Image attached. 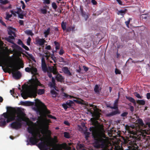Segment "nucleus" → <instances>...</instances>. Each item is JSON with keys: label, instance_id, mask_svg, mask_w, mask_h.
Listing matches in <instances>:
<instances>
[{"label": "nucleus", "instance_id": "f257e3e1", "mask_svg": "<svg viewBox=\"0 0 150 150\" xmlns=\"http://www.w3.org/2000/svg\"><path fill=\"white\" fill-rule=\"evenodd\" d=\"M39 120L34 123L30 121L25 116V114L21 110L14 108H11L7 112H4L0 116V126L4 127L6 123L15 120L16 121L10 124L9 127L12 129H18L21 128V122L24 121L26 122L28 126V132L36 131L39 133L42 130V128L48 126L49 123L50 121L42 117H38Z\"/></svg>", "mask_w": 150, "mask_h": 150}, {"label": "nucleus", "instance_id": "f03ea898", "mask_svg": "<svg viewBox=\"0 0 150 150\" xmlns=\"http://www.w3.org/2000/svg\"><path fill=\"white\" fill-rule=\"evenodd\" d=\"M13 48L12 51H11V53L13 52V54L12 57H13V61L14 64L12 62H9L6 64L7 68L6 69H3V70L5 72H6L7 70H8L10 71H11L13 76L16 79L19 78L21 74L20 72L17 71L18 69H19L20 68L23 67V63L21 59L19 57L21 55V54L18 51H20L21 48L19 46L15 44H13L12 46Z\"/></svg>", "mask_w": 150, "mask_h": 150}, {"label": "nucleus", "instance_id": "7ed1b4c3", "mask_svg": "<svg viewBox=\"0 0 150 150\" xmlns=\"http://www.w3.org/2000/svg\"><path fill=\"white\" fill-rule=\"evenodd\" d=\"M42 86V85L37 79H32L30 81L27 89L21 93L22 97L24 99H26L28 97L35 98L37 96V93L40 95L44 94L45 91L44 89L37 90L38 86Z\"/></svg>", "mask_w": 150, "mask_h": 150}, {"label": "nucleus", "instance_id": "20e7f679", "mask_svg": "<svg viewBox=\"0 0 150 150\" xmlns=\"http://www.w3.org/2000/svg\"><path fill=\"white\" fill-rule=\"evenodd\" d=\"M91 107L90 112L93 117H94L91 119L90 120L92 124L95 126L96 128H98L100 126V124L97 121L100 117V113L99 112V110L94 105H90Z\"/></svg>", "mask_w": 150, "mask_h": 150}, {"label": "nucleus", "instance_id": "39448f33", "mask_svg": "<svg viewBox=\"0 0 150 150\" xmlns=\"http://www.w3.org/2000/svg\"><path fill=\"white\" fill-rule=\"evenodd\" d=\"M36 105L39 107L38 111L40 115L41 116H45L46 114L50 113V112L48 110L45 105L40 100L38 99L35 100Z\"/></svg>", "mask_w": 150, "mask_h": 150}, {"label": "nucleus", "instance_id": "423d86ee", "mask_svg": "<svg viewBox=\"0 0 150 150\" xmlns=\"http://www.w3.org/2000/svg\"><path fill=\"white\" fill-rule=\"evenodd\" d=\"M108 143L106 139L100 138L97 140L96 146L97 148H106L108 147Z\"/></svg>", "mask_w": 150, "mask_h": 150}, {"label": "nucleus", "instance_id": "0eeeda50", "mask_svg": "<svg viewBox=\"0 0 150 150\" xmlns=\"http://www.w3.org/2000/svg\"><path fill=\"white\" fill-rule=\"evenodd\" d=\"M8 29V33L11 36H9L7 39V40L10 42L12 43V41L11 39H13L14 37H16V34L15 32V29L11 27H9Z\"/></svg>", "mask_w": 150, "mask_h": 150}, {"label": "nucleus", "instance_id": "6e6552de", "mask_svg": "<svg viewBox=\"0 0 150 150\" xmlns=\"http://www.w3.org/2000/svg\"><path fill=\"white\" fill-rule=\"evenodd\" d=\"M118 102V100H116L114 102V106L113 107L110 106V105L107 106V107H110L112 109H113L116 110L115 111L112 112L110 113L109 115H113L119 113L117 107Z\"/></svg>", "mask_w": 150, "mask_h": 150}, {"label": "nucleus", "instance_id": "1a4fd4ad", "mask_svg": "<svg viewBox=\"0 0 150 150\" xmlns=\"http://www.w3.org/2000/svg\"><path fill=\"white\" fill-rule=\"evenodd\" d=\"M30 67H26L25 69V71L28 72H30L31 74L33 75H35L37 74V70L35 67L33 66H30Z\"/></svg>", "mask_w": 150, "mask_h": 150}, {"label": "nucleus", "instance_id": "9d476101", "mask_svg": "<svg viewBox=\"0 0 150 150\" xmlns=\"http://www.w3.org/2000/svg\"><path fill=\"white\" fill-rule=\"evenodd\" d=\"M74 102H75L79 104H82L84 103V101L81 99H79V100H74L73 101L69 100L67 102V104L70 107L74 104Z\"/></svg>", "mask_w": 150, "mask_h": 150}, {"label": "nucleus", "instance_id": "9b49d317", "mask_svg": "<svg viewBox=\"0 0 150 150\" xmlns=\"http://www.w3.org/2000/svg\"><path fill=\"white\" fill-rule=\"evenodd\" d=\"M45 42H46L45 40L43 38L40 39L38 38H37L35 40V43L38 45L43 46Z\"/></svg>", "mask_w": 150, "mask_h": 150}, {"label": "nucleus", "instance_id": "f8f14e48", "mask_svg": "<svg viewBox=\"0 0 150 150\" xmlns=\"http://www.w3.org/2000/svg\"><path fill=\"white\" fill-rule=\"evenodd\" d=\"M11 12L14 16H16L17 14L23 13V11H22L21 9L20 8H18V10L17 11L13 10H11Z\"/></svg>", "mask_w": 150, "mask_h": 150}, {"label": "nucleus", "instance_id": "ddd939ff", "mask_svg": "<svg viewBox=\"0 0 150 150\" xmlns=\"http://www.w3.org/2000/svg\"><path fill=\"white\" fill-rule=\"evenodd\" d=\"M49 86L51 88H53L57 91H58V90H57L55 88V81L54 79V77H52V82L49 83Z\"/></svg>", "mask_w": 150, "mask_h": 150}, {"label": "nucleus", "instance_id": "4468645a", "mask_svg": "<svg viewBox=\"0 0 150 150\" xmlns=\"http://www.w3.org/2000/svg\"><path fill=\"white\" fill-rule=\"evenodd\" d=\"M49 70L52 72L54 74H56L57 72L56 67L52 66L49 67Z\"/></svg>", "mask_w": 150, "mask_h": 150}, {"label": "nucleus", "instance_id": "2eb2a0df", "mask_svg": "<svg viewBox=\"0 0 150 150\" xmlns=\"http://www.w3.org/2000/svg\"><path fill=\"white\" fill-rule=\"evenodd\" d=\"M56 79L58 81L61 82H62L64 80L63 76L59 74L56 75Z\"/></svg>", "mask_w": 150, "mask_h": 150}, {"label": "nucleus", "instance_id": "dca6fc26", "mask_svg": "<svg viewBox=\"0 0 150 150\" xmlns=\"http://www.w3.org/2000/svg\"><path fill=\"white\" fill-rule=\"evenodd\" d=\"M101 88L100 85H96L94 87V91L96 93H98L99 91L101 90Z\"/></svg>", "mask_w": 150, "mask_h": 150}, {"label": "nucleus", "instance_id": "f3484780", "mask_svg": "<svg viewBox=\"0 0 150 150\" xmlns=\"http://www.w3.org/2000/svg\"><path fill=\"white\" fill-rule=\"evenodd\" d=\"M62 70L66 74L69 75H71V74L67 67H64L62 69Z\"/></svg>", "mask_w": 150, "mask_h": 150}, {"label": "nucleus", "instance_id": "a211bd4d", "mask_svg": "<svg viewBox=\"0 0 150 150\" xmlns=\"http://www.w3.org/2000/svg\"><path fill=\"white\" fill-rule=\"evenodd\" d=\"M137 103L139 105H144L145 103V101L144 100H138L137 101Z\"/></svg>", "mask_w": 150, "mask_h": 150}, {"label": "nucleus", "instance_id": "6ab92c4d", "mask_svg": "<svg viewBox=\"0 0 150 150\" xmlns=\"http://www.w3.org/2000/svg\"><path fill=\"white\" fill-rule=\"evenodd\" d=\"M126 98L127 99L129 100L130 102L133 103L134 105L136 104V103L135 101L134 98L128 96H126Z\"/></svg>", "mask_w": 150, "mask_h": 150}, {"label": "nucleus", "instance_id": "aec40b11", "mask_svg": "<svg viewBox=\"0 0 150 150\" xmlns=\"http://www.w3.org/2000/svg\"><path fill=\"white\" fill-rule=\"evenodd\" d=\"M42 71L44 72H46L47 71V68L46 64H42Z\"/></svg>", "mask_w": 150, "mask_h": 150}, {"label": "nucleus", "instance_id": "412c9836", "mask_svg": "<svg viewBox=\"0 0 150 150\" xmlns=\"http://www.w3.org/2000/svg\"><path fill=\"white\" fill-rule=\"evenodd\" d=\"M50 29L49 28L47 29L44 32V34H45V36L46 38L47 35H49L50 32Z\"/></svg>", "mask_w": 150, "mask_h": 150}, {"label": "nucleus", "instance_id": "4be33fe9", "mask_svg": "<svg viewBox=\"0 0 150 150\" xmlns=\"http://www.w3.org/2000/svg\"><path fill=\"white\" fill-rule=\"evenodd\" d=\"M64 136L65 137L67 138H69L71 137V135L70 134L67 132H64Z\"/></svg>", "mask_w": 150, "mask_h": 150}, {"label": "nucleus", "instance_id": "5701e85b", "mask_svg": "<svg viewBox=\"0 0 150 150\" xmlns=\"http://www.w3.org/2000/svg\"><path fill=\"white\" fill-rule=\"evenodd\" d=\"M136 122L137 123L139 124L140 125L143 126L144 125L143 121L141 119H138V120L136 121Z\"/></svg>", "mask_w": 150, "mask_h": 150}, {"label": "nucleus", "instance_id": "b1692460", "mask_svg": "<svg viewBox=\"0 0 150 150\" xmlns=\"http://www.w3.org/2000/svg\"><path fill=\"white\" fill-rule=\"evenodd\" d=\"M25 33L28 35L32 36L33 35V33L31 30H26L25 31Z\"/></svg>", "mask_w": 150, "mask_h": 150}, {"label": "nucleus", "instance_id": "393cba45", "mask_svg": "<svg viewBox=\"0 0 150 150\" xmlns=\"http://www.w3.org/2000/svg\"><path fill=\"white\" fill-rule=\"evenodd\" d=\"M62 95L64 97L68 98H70L71 97V96L69 95L64 93H62Z\"/></svg>", "mask_w": 150, "mask_h": 150}, {"label": "nucleus", "instance_id": "a878e982", "mask_svg": "<svg viewBox=\"0 0 150 150\" xmlns=\"http://www.w3.org/2000/svg\"><path fill=\"white\" fill-rule=\"evenodd\" d=\"M146 124L150 128V123L147 122L146 123ZM144 132L146 134H150V129L149 131L148 130L147 131L145 130Z\"/></svg>", "mask_w": 150, "mask_h": 150}, {"label": "nucleus", "instance_id": "bb28decb", "mask_svg": "<svg viewBox=\"0 0 150 150\" xmlns=\"http://www.w3.org/2000/svg\"><path fill=\"white\" fill-rule=\"evenodd\" d=\"M62 29L64 30H65L66 28V23H64V22H62Z\"/></svg>", "mask_w": 150, "mask_h": 150}, {"label": "nucleus", "instance_id": "cd10ccee", "mask_svg": "<svg viewBox=\"0 0 150 150\" xmlns=\"http://www.w3.org/2000/svg\"><path fill=\"white\" fill-rule=\"evenodd\" d=\"M8 3V0H0V3L2 4H5Z\"/></svg>", "mask_w": 150, "mask_h": 150}, {"label": "nucleus", "instance_id": "c85d7f7f", "mask_svg": "<svg viewBox=\"0 0 150 150\" xmlns=\"http://www.w3.org/2000/svg\"><path fill=\"white\" fill-rule=\"evenodd\" d=\"M54 43L55 45V48L56 50L59 49V45L58 43L56 41H54Z\"/></svg>", "mask_w": 150, "mask_h": 150}, {"label": "nucleus", "instance_id": "c756f323", "mask_svg": "<svg viewBox=\"0 0 150 150\" xmlns=\"http://www.w3.org/2000/svg\"><path fill=\"white\" fill-rule=\"evenodd\" d=\"M126 11V10H121L118 11V14H120L121 15L123 16L125 12Z\"/></svg>", "mask_w": 150, "mask_h": 150}, {"label": "nucleus", "instance_id": "7c9ffc66", "mask_svg": "<svg viewBox=\"0 0 150 150\" xmlns=\"http://www.w3.org/2000/svg\"><path fill=\"white\" fill-rule=\"evenodd\" d=\"M12 14H10L8 13H6V19L8 20L9 18H10L12 16Z\"/></svg>", "mask_w": 150, "mask_h": 150}, {"label": "nucleus", "instance_id": "2f4dec72", "mask_svg": "<svg viewBox=\"0 0 150 150\" xmlns=\"http://www.w3.org/2000/svg\"><path fill=\"white\" fill-rule=\"evenodd\" d=\"M41 12L43 14H46L47 13V10L45 8L41 9Z\"/></svg>", "mask_w": 150, "mask_h": 150}, {"label": "nucleus", "instance_id": "473e14b6", "mask_svg": "<svg viewBox=\"0 0 150 150\" xmlns=\"http://www.w3.org/2000/svg\"><path fill=\"white\" fill-rule=\"evenodd\" d=\"M135 95L137 98H139L141 99L143 98L142 96H141L139 93H135Z\"/></svg>", "mask_w": 150, "mask_h": 150}, {"label": "nucleus", "instance_id": "72a5a7b5", "mask_svg": "<svg viewBox=\"0 0 150 150\" xmlns=\"http://www.w3.org/2000/svg\"><path fill=\"white\" fill-rule=\"evenodd\" d=\"M31 40V39L30 37H28L27 39V43L28 45H30Z\"/></svg>", "mask_w": 150, "mask_h": 150}, {"label": "nucleus", "instance_id": "f704fd0d", "mask_svg": "<svg viewBox=\"0 0 150 150\" xmlns=\"http://www.w3.org/2000/svg\"><path fill=\"white\" fill-rule=\"evenodd\" d=\"M62 106L65 110L67 109V108L69 107L66 103V104H63Z\"/></svg>", "mask_w": 150, "mask_h": 150}, {"label": "nucleus", "instance_id": "c9c22d12", "mask_svg": "<svg viewBox=\"0 0 150 150\" xmlns=\"http://www.w3.org/2000/svg\"><path fill=\"white\" fill-rule=\"evenodd\" d=\"M52 8L55 9H56L57 7L56 3L54 2H53L52 4Z\"/></svg>", "mask_w": 150, "mask_h": 150}, {"label": "nucleus", "instance_id": "e433bc0d", "mask_svg": "<svg viewBox=\"0 0 150 150\" xmlns=\"http://www.w3.org/2000/svg\"><path fill=\"white\" fill-rule=\"evenodd\" d=\"M130 18H129L128 20L127 21H126L125 22V24L128 27H129V24L130 23Z\"/></svg>", "mask_w": 150, "mask_h": 150}, {"label": "nucleus", "instance_id": "4c0bfd02", "mask_svg": "<svg viewBox=\"0 0 150 150\" xmlns=\"http://www.w3.org/2000/svg\"><path fill=\"white\" fill-rule=\"evenodd\" d=\"M47 116L48 117L51 118V119H55V120L56 119V118L55 117L52 116L50 115H47Z\"/></svg>", "mask_w": 150, "mask_h": 150}, {"label": "nucleus", "instance_id": "58836bf2", "mask_svg": "<svg viewBox=\"0 0 150 150\" xmlns=\"http://www.w3.org/2000/svg\"><path fill=\"white\" fill-rule=\"evenodd\" d=\"M18 44L19 45H21V46L23 45L22 41L20 40H18Z\"/></svg>", "mask_w": 150, "mask_h": 150}, {"label": "nucleus", "instance_id": "ea45409f", "mask_svg": "<svg viewBox=\"0 0 150 150\" xmlns=\"http://www.w3.org/2000/svg\"><path fill=\"white\" fill-rule=\"evenodd\" d=\"M18 15L19 18L21 19L23 18L24 16L23 13H20Z\"/></svg>", "mask_w": 150, "mask_h": 150}, {"label": "nucleus", "instance_id": "a19ab883", "mask_svg": "<svg viewBox=\"0 0 150 150\" xmlns=\"http://www.w3.org/2000/svg\"><path fill=\"white\" fill-rule=\"evenodd\" d=\"M10 92L11 93V94L14 97H15V94H14V91L13 90H11L10 91Z\"/></svg>", "mask_w": 150, "mask_h": 150}, {"label": "nucleus", "instance_id": "79ce46f5", "mask_svg": "<svg viewBox=\"0 0 150 150\" xmlns=\"http://www.w3.org/2000/svg\"><path fill=\"white\" fill-rule=\"evenodd\" d=\"M128 114V112H124L121 115V116L122 117H126Z\"/></svg>", "mask_w": 150, "mask_h": 150}, {"label": "nucleus", "instance_id": "37998d69", "mask_svg": "<svg viewBox=\"0 0 150 150\" xmlns=\"http://www.w3.org/2000/svg\"><path fill=\"white\" fill-rule=\"evenodd\" d=\"M22 47L26 50H29L28 47L24 44L22 46Z\"/></svg>", "mask_w": 150, "mask_h": 150}, {"label": "nucleus", "instance_id": "c03bdc74", "mask_svg": "<svg viewBox=\"0 0 150 150\" xmlns=\"http://www.w3.org/2000/svg\"><path fill=\"white\" fill-rule=\"evenodd\" d=\"M64 53V51L62 49H61L59 52V54L60 55H62Z\"/></svg>", "mask_w": 150, "mask_h": 150}, {"label": "nucleus", "instance_id": "a18cd8bd", "mask_svg": "<svg viewBox=\"0 0 150 150\" xmlns=\"http://www.w3.org/2000/svg\"><path fill=\"white\" fill-rule=\"evenodd\" d=\"M43 3L45 4H49L50 3V0H44Z\"/></svg>", "mask_w": 150, "mask_h": 150}, {"label": "nucleus", "instance_id": "49530a36", "mask_svg": "<svg viewBox=\"0 0 150 150\" xmlns=\"http://www.w3.org/2000/svg\"><path fill=\"white\" fill-rule=\"evenodd\" d=\"M46 64L45 60L44 58H42L41 59V65Z\"/></svg>", "mask_w": 150, "mask_h": 150}, {"label": "nucleus", "instance_id": "de8ad7c7", "mask_svg": "<svg viewBox=\"0 0 150 150\" xmlns=\"http://www.w3.org/2000/svg\"><path fill=\"white\" fill-rule=\"evenodd\" d=\"M3 62V59L2 57L0 56V66L1 65V64Z\"/></svg>", "mask_w": 150, "mask_h": 150}, {"label": "nucleus", "instance_id": "09e8293b", "mask_svg": "<svg viewBox=\"0 0 150 150\" xmlns=\"http://www.w3.org/2000/svg\"><path fill=\"white\" fill-rule=\"evenodd\" d=\"M51 93L52 95H55V96H56V93L54 91L52 90H51Z\"/></svg>", "mask_w": 150, "mask_h": 150}, {"label": "nucleus", "instance_id": "8fccbe9b", "mask_svg": "<svg viewBox=\"0 0 150 150\" xmlns=\"http://www.w3.org/2000/svg\"><path fill=\"white\" fill-rule=\"evenodd\" d=\"M64 123V124L67 126L69 125L70 124L69 122L67 121H65Z\"/></svg>", "mask_w": 150, "mask_h": 150}, {"label": "nucleus", "instance_id": "3c124183", "mask_svg": "<svg viewBox=\"0 0 150 150\" xmlns=\"http://www.w3.org/2000/svg\"><path fill=\"white\" fill-rule=\"evenodd\" d=\"M115 72L116 74H120V71L117 69H115Z\"/></svg>", "mask_w": 150, "mask_h": 150}, {"label": "nucleus", "instance_id": "603ef678", "mask_svg": "<svg viewBox=\"0 0 150 150\" xmlns=\"http://www.w3.org/2000/svg\"><path fill=\"white\" fill-rule=\"evenodd\" d=\"M83 17L86 20L87 18H88V16L87 14H85L83 15Z\"/></svg>", "mask_w": 150, "mask_h": 150}, {"label": "nucleus", "instance_id": "864d4df0", "mask_svg": "<svg viewBox=\"0 0 150 150\" xmlns=\"http://www.w3.org/2000/svg\"><path fill=\"white\" fill-rule=\"evenodd\" d=\"M146 98L148 99L150 98V93H147Z\"/></svg>", "mask_w": 150, "mask_h": 150}, {"label": "nucleus", "instance_id": "5fc2aeb1", "mask_svg": "<svg viewBox=\"0 0 150 150\" xmlns=\"http://www.w3.org/2000/svg\"><path fill=\"white\" fill-rule=\"evenodd\" d=\"M118 3L120 5H122V2L120 0H116Z\"/></svg>", "mask_w": 150, "mask_h": 150}, {"label": "nucleus", "instance_id": "6e6d98bb", "mask_svg": "<svg viewBox=\"0 0 150 150\" xmlns=\"http://www.w3.org/2000/svg\"><path fill=\"white\" fill-rule=\"evenodd\" d=\"M91 2L94 5H96L97 4V2L95 0H92Z\"/></svg>", "mask_w": 150, "mask_h": 150}, {"label": "nucleus", "instance_id": "4d7b16f0", "mask_svg": "<svg viewBox=\"0 0 150 150\" xmlns=\"http://www.w3.org/2000/svg\"><path fill=\"white\" fill-rule=\"evenodd\" d=\"M83 68L86 71H87L88 70V68L87 67H86L85 66H83Z\"/></svg>", "mask_w": 150, "mask_h": 150}, {"label": "nucleus", "instance_id": "13d9d810", "mask_svg": "<svg viewBox=\"0 0 150 150\" xmlns=\"http://www.w3.org/2000/svg\"><path fill=\"white\" fill-rule=\"evenodd\" d=\"M130 110L131 111H132V112L134 110V107L132 106H131L130 107Z\"/></svg>", "mask_w": 150, "mask_h": 150}, {"label": "nucleus", "instance_id": "bf43d9fd", "mask_svg": "<svg viewBox=\"0 0 150 150\" xmlns=\"http://www.w3.org/2000/svg\"><path fill=\"white\" fill-rule=\"evenodd\" d=\"M19 23L21 25H22L23 24V21L22 20H20L19 21Z\"/></svg>", "mask_w": 150, "mask_h": 150}, {"label": "nucleus", "instance_id": "052dcab7", "mask_svg": "<svg viewBox=\"0 0 150 150\" xmlns=\"http://www.w3.org/2000/svg\"><path fill=\"white\" fill-rule=\"evenodd\" d=\"M51 48V47L50 45H48L46 47V49L47 50H50Z\"/></svg>", "mask_w": 150, "mask_h": 150}, {"label": "nucleus", "instance_id": "680f3d73", "mask_svg": "<svg viewBox=\"0 0 150 150\" xmlns=\"http://www.w3.org/2000/svg\"><path fill=\"white\" fill-rule=\"evenodd\" d=\"M0 23H1L3 25H5V23L2 21L1 20H0Z\"/></svg>", "mask_w": 150, "mask_h": 150}, {"label": "nucleus", "instance_id": "e2e57ef3", "mask_svg": "<svg viewBox=\"0 0 150 150\" xmlns=\"http://www.w3.org/2000/svg\"><path fill=\"white\" fill-rule=\"evenodd\" d=\"M23 5H22V8L23 9H24L25 7V4H22Z\"/></svg>", "mask_w": 150, "mask_h": 150}, {"label": "nucleus", "instance_id": "0e129e2a", "mask_svg": "<svg viewBox=\"0 0 150 150\" xmlns=\"http://www.w3.org/2000/svg\"><path fill=\"white\" fill-rule=\"evenodd\" d=\"M48 76L49 77L51 78L52 77V74L50 73H48Z\"/></svg>", "mask_w": 150, "mask_h": 150}, {"label": "nucleus", "instance_id": "69168bd1", "mask_svg": "<svg viewBox=\"0 0 150 150\" xmlns=\"http://www.w3.org/2000/svg\"><path fill=\"white\" fill-rule=\"evenodd\" d=\"M3 99L2 97H0V102H2L3 101Z\"/></svg>", "mask_w": 150, "mask_h": 150}, {"label": "nucleus", "instance_id": "338daca9", "mask_svg": "<svg viewBox=\"0 0 150 150\" xmlns=\"http://www.w3.org/2000/svg\"><path fill=\"white\" fill-rule=\"evenodd\" d=\"M109 91H110V92H111L112 91V88L110 87H109Z\"/></svg>", "mask_w": 150, "mask_h": 150}, {"label": "nucleus", "instance_id": "774afa93", "mask_svg": "<svg viewBox=\"0 0 150 150\" xmlns=\"http://www.w3.org/2000/svg\"><path fill=\"white\" fill-rule=\"evenodd\" d=\"M21 2L22 4H24V2L22 1H21Z\"/></svg>", "mask_w": 150, "mask_h": 150}]
</instances>
